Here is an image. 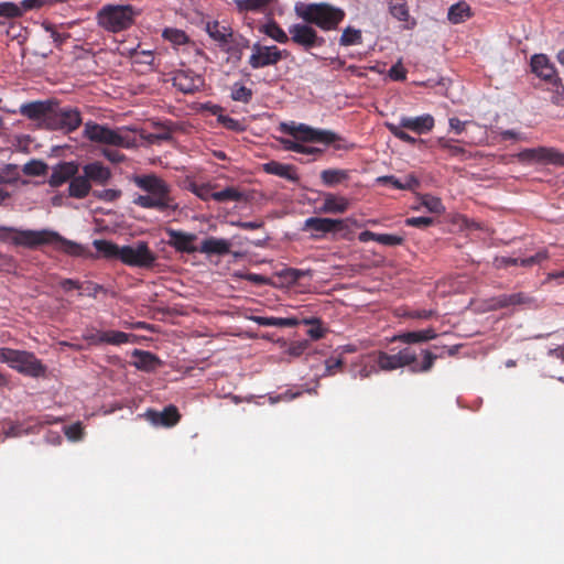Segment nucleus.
Masks as SVG:
<instances>
[{
    "mask_svg": "<svg viewBox=\"0 0 564 564\" xmlns=\"http://www.w3.org/2000/svg\"><path fill=\"white\" fill-rule=\"evenodd\" d=\"M0 239H10L15 245L34 248L41 245H54L59 251L70 256H80L83 247L77 242L67 240L58 232L48 229L43 230H17L10 227L0 226Z\"/></svg>",
    "mask_w": 564,
    "mask_h": 564,
    "instance_id": "obj_1",
    "label": "nucleus"
},
{
    "mask_svg": "<svg viewBox=\"0 0 564 564\" xmlns=\"http://www.w3.org/2000/svg\"><path fill=\"white\" fill-rule=\"evenodd\" d=\"M135 185L148 192V195H138L133 204L142 208H155L171 215L178 209V203L171 196L169 185L154 174L135 176Z\"/></svg>",
    "mask_w": 564,
    "mask_h": 564,
    "instance_id": "obj_2",
    "label": "nucleus"
},
{
    "mask_svg": "<svg viewBox=\"0 0 564 564\" xmlns=\"http://www.w3.org/2000/svg\"><path fill=\"white\" fill-rule=\"evenodd\" d=\"M295 13L306 23L315 24L324 31L337 29L343 21L345 12L329 3H297Z\"/></svg>",
    "mask_w": 564,
    "mask_h": 564,
    "instance_id": "obj_3",
    "label": "nucleus"
},
{
    "mask_svg": "<svg viewBox=\"0 0 564 564\" xmlns=\"http://www.w3.org/2000/svg\"><path fill=\"white\" fill-rule=\"evenodd\" d=\"M0 361L10 365L19 372L39 378L46 372V367L32 352L25 350H15L11 348H0Z\"/></svg>",
    "mask_w": 564,
    "mask_h": 564,
    "instance_id": "obj_4",
    "label": "nucleus"
},
{
    "mask_svg": "<svg viewBox=\"0 0 564 564\" xmlns=\"http://www.w3.org/2000/svg\"><path fill=\"white\" fill-rule=\"evenodd\" d=\"M137 11L131 6H107L99 11L98 22L104 29L116 33L128 29Z\"/></svg>",
    "mask_w": 564,
    "mask_h": 564,
    "instance_id": "obj_5",
    "label": "nucleus"
},
{
    "mask_svg": "<svg viewBox=\"0 0 564 564\" xmlns=\"http://www.w3.org/2000/svg\"><path fill=\"white\" fill-rule=\"evenodd\" d=\"M83 135L95 143L121 148L132 147V143L128 140V138L121 134L119 130L98 124L94 121H88L85 123Z\"/></svg>",
    "mask_w": 564,
    "mask_h": 564,
    "instance_id": "obj_6",
    "label": "nucleus"
},
{
    "mask_svg": "<svg viewBox=\"0 0 564 564\" xmlns=\"http://www.w3.org/2000/svg\"><path fill=\"white\" fill-rule=\"evenodd\" d=\"M120 261L129 267L151 269L155 265L158 256L149 248L145 241L122 246Z\"/></svg>",
    "mask_w": 564,
    "mask_h": 564,
    "instance_id": "obj_7",
    "label": "nucleus"
},
{
    "mask_svg": "<svg viewBox=\"0 0 564 564\" xmlns=\"http://www.w3.org/2000/svg\"><path fill=\"white\" fill-rule=\"evenodd\" d=\"M82 124V116L76 108H58L53 109L50 115L48 127L52 129H59L66 132L76 130Z\"/></svg>",
    "mask_w": 564,
    "mask_h": 564,
    "instance_id": "obj_8",
    "label": "nucleus"
},
{
    "mask_svg": "<svg viewBox=\"0 0 564 564\" xmlns=\"http://www.w3.org/2000/svg\"><path fill=\"white\" fill-rule=\"evenodd\" d=\"M522 162L529 163H549L564 166V153L552 148L525 149L517 154Z\"/></svg>",
    "mask_w": 564,
    "mask_h": 564,
    "instance_id": "obj_9",
    "label": "nucleus"
},
{
    "mask_svg": "<svg viewBox=\"0 0 564 564\" xmlns=\"http://www.w3.org/2000/svg\"><path fill=\"white\" fill-rule=\"evenodd\" d=\"M251 50L252 53L249 57V64L254 69L275 65L282 59L284 53L275 45L265 46L259 43H254Z\"/></svg>",
    "mask_w": 564,
    "mask_h": 564,
    "instance_id": "obj_10",
    "label": "nucleus"
},
{
    "mask_svg": "<svg viewBox=\"0 0 564 564\" xmlns=\"http://www.w3.org/2000/svg\"><path fill=\"white\" fill-rule=\"evenodd\" d=\"M310 23H297L292 25L289 29L291 34V40L304 47L305 50H310L315 46H321L324 43V39L317 35L315 29H313Z\"/></svg>",
    "mask_w": 564,
    "mask_h": 564,
    "instance_id": "obj_11",
    "label": "nucleus"
},
{
    "mask_svg": "<svg viewBox=\"0 0 564 564\" xmlns=\"http://www.w3.org/2000/svg\"><path fill=\"white\" fill-rule=\"evenodd\" d=\"M416 360L415 354L409 349H402L395 355H388L387 352H379L378 366L381 370L390 371L404 366L412 365Z\"/></svg>",
    "mask_w": 564,
    "mask_h": 564,
    "instance_id": "obj_12",
    "label": "nucleus"
},
{
    "mask_svg": "<svg viewBox=\"0 0 564 564\" xmlns=\"http://www.w3.org/2000/svg\"><path fill=\"white\" fill-rule=\"evenodd\" d=\"M172 80L174 87L184 94H192L204 85L203 77L189 69L176 72Z\"/></svg>",
    "mask_w": 564,
    "mask_h": 564,
    "instance_id": "obj_13",
    "label": "nucleus"
},
{
    "mask_svg": "<svg viewBox=\"0 0 564 564\" xmlns=\"http://www.w3.org/2000/svg\"><path fill=\"white\" fill-rule=\"evenodd\" d=\"M166 235L169 236L167 243L177 251L193 253L198 250L194 246V241L197 239L195 234L167 228Z\"/></svg>",
    "mask_w": 564,
    "mask_h": 564,
    "instance_id": "obj_14",
    "label": "nucleus"
},
{
    "mask_svg": "<svg viewBox=\"0 0 564 564\" xmlns=\"http://www.w3.org/2000/svg\"><path fill=\"white\" fill-rule=\"evenodd\" d=\"M145 419L153 425L173 426L175 425L181 415L174 405L166 406L163 411L148 410L144 413Z\"/></svg>",
    "mask_w": 564,
    "mask_h": 564,
    "instance_id": "obj_15",
    "label": "nucleus"
},
{
    "mask_svg": "<svg viewBox=\"0 0 564 564\" xmlns=\"http://www.w3.org/2000/svg\"><path fill=\"white\" fill-rule=\"evenodd\" d=\"M398 124L414 133L423 134L434 128L435 120L433 116L426 113L417 117H402Z\"/></svg>",
    "mask_w": 564,
    "mask_h": 564,
    "instance_id": "obj_16",
    "label": "nucleus"
},
{
    "mask_svg": "<svg viewBox=\"0 0 564 564\" xmlns=\"http://www.w3.org/2000/svg\"><path fill=\"white\" fill-rule=\"evenodd\" d=\"M78 172V165L75 162H63L53 167L52 174L48 178V184L52 187H58L70 181Z\"/></svg>",
    "mask_w": 564,
    "mask_h": 564,
    "instance_id": "obj_17",
    "label": "nucleus"
},
{
    "mask_svg": "<svg viewBox=\"0 0 564 564\" xmlns=\"http://www.w3.org/2000/svg\"><path fill=\"white\" fill-rule=\"evenodd\" d=\"M549 258V254L545 250L539 251L534 256L528 258H511V257H497L494 260V265L497 269L507 268L509 265H522V267H532L533 264L540 263Z\"/></svg>",
    "mask_w": 564,
    "mask_h": 564,
    "instance_id": "obj_18",
    "label": "nucleus"
},
{
    "mask_svg": "<svg viewBox=\"0 0 564 564\" xmlns=\"http://www.w3.org/2000/svg\"><path fill=\"white\" fill-rule=\"evenodd\" d=\"M534 303V299L522 293H513V294H501L491 300L490 307L492 310H499L509 306L516 305H531Z\"/></svg>",
    "mask_w": 564,
    "mask_h": 564,
    "instance_id": "obj_19",
    "label": "nucleus"
},
{
    "mask_svg": "<svg viewBox=\"0 0 564 564\" xmlns=\"http://www.w3.org/2000/svg\"><path fill=\"white\" fill-rule=\"evenodd\" d=\"M20 112L30 119H44L48 126L52 104L50 101L29 102L21 106Z\"/></svg>",
    "mask_w": 564,
    "mask_h": 564,
    "instance_id": "obj_20",
    "label": "nucleus"
},
{
    "mask_svg": "<svg viewBox=\"0 0 564 564\" xmlns=\"http://www.w3.org/2000/svg\"><path fill=\"white\" fill-rule=\"evenodd\" d=\"M297 139L304 142L321 141L332 143L337 139V135L332 131L315 130L305 124H299Z\"/></svg>",
    "mask_w": 564,
    "mask_h": 564,
    "instance_id": "obj_21",
    "label": "nucleus"
},
{
    "mask_svg": "<svg viewBox=\"0 0 564 564\" xmlns=\"http://www.w3.org/2000/svg\"><path fill=\"white\" fill-rule=\"evenodd\" d=\"M531 67L536 76L544 80H553L556 77V69L544 54H535L531 58Z\"/></svg>",
    "mask_w": 564,
    "mask_h": 564,
    "instance_id": "obj_22",
    "label": "nucleus"
},
{
    "mask_svg": "<svg viewBox=\"0 0 564 564\" xmlns=\"http://www.w3.org/2000/svg\"><path fill=\"white\" fill-rule=\"evenodd\" d=\"M304 228L318 232L338 231L344 229V220L311 217L305 220Z\"/></svg>",
    "mask_w": 564,
    "mask_h": 564,
    "instance_id": "obj_23",
    "label": "nucleus"
},
{
    "mask_svg": "<svg viewBox=\"0 0 564 564\" xmlns=\"http://www.w3.org/2000/svg\"><path fill=\"white\" fill-rule=\"evenodd\" d=\"M84 175L90 182L104 185L111 177V172L108 167L104 166L100 162H93L83 166Z\"/></svg>",
    "mask_w": 564,
    "mask_h": 564,
    "instance_id": "obj_24",
    "label": "nucleus"
},
{
    "mask_svg": "<svg viewBox=\"0 0 564 564\" xmlns=\"http://www.w3.org/2000/svg\"><path fill=\"white\" fill-rule=\"evenodd\" d=\"M206 32L218 43L219 47L227 45L234 35L231 28L221 25L218 21L208 22L206 24Z\"/></svg>",
    "mask_w": 564,
    "mask_h": 564,
    "instance_id": "obj_25",
    "label": "nucleus"
},
{
    "mask_svg": "<svg viewBox=\"0 0 564 564\" xmlns=\"http://www.w3.org/2000/svg\"><path fill=\"white\" fill-rule=\"evenodd\" d=\"M132 357L134 367L143 371H153L161 365L160 359L149 351L134 349Z\"/></svg>",
    "mask_w": 564,
    "mask_h": 564,
    "instance_id": "obj_26",
    "label": "nucleus"
},
{
    "mask_svg": "<svg viewBox=\"0 0 564 564\" xmlns=\"http://www.w3.org/2000/svg\"><path fill=\"white\" fill-rule=\"evenodd\" d=\"M198 251L206 254L223 256L230 251V242L226 239L210 237L202 242Z\"/></svg>",
    "mask_w": 564,
    "mask_h": 564,
    "instance_id": "obj_27",
    "label": "nucleus"
},
{
    "mask_svg": "<svg viewBox=\"0 0 564 564\" xmlns=\"http://www.w3.org/2000/svg\"><path fill=\"white\" fill-rule=\"evenodd\" d=\"M263 170L269 174L278 175L289 181L296 182L299 180L296 170L290 164H282L276 161H271L263 164Z\"/></svg>",
    "mask_w": 564,
    "mask_h": 564,
    "instance_id": "obj_28",
    "label": "nucleus"
},
{
    "mask_svg": "<svg viewBox=\"0 0 564 564\" xmlns=\"http://www.w3.org/2000/svg\"><path fill=\"white\" fill-rule=\"evenodd\" d=\"M436 337V333L433 328H426L417 332H408L394 336L393 340H399L404 344L423 343Z\"/></svg>",
    "mask_w": 564,
    "mask_h": 564,
    "instance_id": "obj_29",
    "label": "nucleus"
},
{
    "mask_svg": "<svg viewBox=\"0 0 564 564\" xmlns=\"http://www.w3.org/2000/svg\"><path fill=\"white\" fill-rule=\"evenodd\" d=\"M90 189V182L85 175H75L69 182L68 195L75 198H84L89 194Z\"/></svg>",
    "mask_w": 564,
    "mask_h": 564,
    "instance_id": "obj_30",
    "label": "nucleus"
},
{
    "mask_svg": "<svg viewBox=\"0 0 564 564\" xmlns=\"http://www.w3.org/2000/svg\"><path fill=\"white\" fill-rule=\"evenodd\" d=\"M249 47V41L242 36H231V41L220 48L234 59H241L243 51Z\"/></svg>",
    "mask_w": 564,
    "mask_h": 564,
    "instance_id": "obj_31",
    "label": "nucleus"
},
{
    "mask_svg": "<svg viewBox=\"0 0 564 564\" xmlns=\"http://www.w3.org/2000/svg\"><path fill=\"white\" fill-rule=\"evenodd\" d=\"M348 205L349 203L345 197L326 194L321 212L340 214L348 208Z\"/></svg>",
    "mask_w": 564,
    "mask_h": 564,
    "instance_id": "obj_32",
    "label": "nucleus"
},
{
    "mask_svg": "<svg viewBox=\"0 0 564 564\" xmlns=\"http://www.w3.org/2000/svg\"><path fill=\"white\" fill-rule=\"evenodd\" d=\"M94 247L98 252H100L105 258L107 259H119L120 260V252L121 247L104 239H97L93 242Z\"/></svg>",
    "mask_w": 564,
    "mask_h": 564,
    "instance_id": "obj_33",
    "label": "nucleus"
},
{
    "mask_svg": "<svg viewBox=\"0 0 564 564\" xmlns=\"http://www.w3.org/2000/svg\"><path fill=\"white\" fill-rule=\"evenodd\" d=\"M378 183L391 184L398 189H412L419 185V181L413 175H406L404 181L395 178L393 175H384L377 178Z\"/></svg>",
    "mask_w": 564,
    "mask_h": 564,
    "instance_id": "obj_34",
    "label": "nucleus"
},
{
    "mask_svg": "<svg viewBox=\"0 0 564 564\" xmlns=\"http://www.w3.org/2000/svg\"><path fill=\"white\" fill-rule=\"evenodd\" d=\"M447 17L455 24L462 23L470 17V7L464 1L453 4L448 10Z\"/></svg>",
    "mask_w": 564,
    "mask_h": 564,
    "instance_id": "obj_35",
    "label": "nucleus"
},
{
    "mask_svg": "<svg viewBox=\"0 0 564 564\" xmlns=\"http://www.w3.org/2000/svg\"><path fill=\"white\" fill-rule=\"evenodd\" d=\"M390 13L399 21L406 22L410 18L409 8L405 0H388Z\"/></svg>",
    "mask_w": 564,
    "mask_h": 564,
    "instance_id": "obj_36",
    "label": "nucleus"
},
{
    "mask_svg": "<svg viewBox=\"0 0 564 564\" xmlns=\"http://www.w3.org/2000/svg\"><path fill=\"white\" fill-rule=\"evenodd\" d=\"M212 198L217 202H239L243 198V194L236 187H226L223 191L214 192Z\"/></svg>",
    "mask_w": 564,
    "mask_h": 564,
    "instance_id": "obj_37",
    "label": "nucleus"
},
{
    "mask_svg": "<svg viewBox=\"0 0 564 564\" xmlns=\"http://www.w3.org/2000/svg\"><path fill=\"white\" fill-rule=\"evenodd\" d=\"M261 31L279 43H286L289 41L288 34L275 22L264 24Z\"/></svg>",
    "mask_w": 564,
    "mask_h": 564,
    "instance_id": "obj_38",
    "label": "nucleus"
},
{
    "mask_svg": "<svg viewBox=\"0 0 564 564\" xmlns=\"http://www.w3.org/2000/svg\"><path fill=\"white\" fill-rule=\"evenodd\" d=\"M158 129L155 132L142 134V138L149 143H156L159 141H167L172 138L171 130L161 123H155Z\"/></svg>",
    "mask_w": 564,
    "mask_h": 564,
    "instance_id": "obj_39",
    "label": "nucleus"
},
{
    "mask_svg": "<svg viewBox=\"0 0 564 564\" xmlns=\"http://www.w3.org/2000/svg\"><path fill=\"white\" fill-rule=\"evenodd\" d=\"M133 337H134V335L127 334L123 332L107 330V332H104V337L101 338V340H105V344L121 345V344L128 343L130 340V338H133Z\"/></svg>",
    "mask_w": 564,
    "mask_h": 564,
    "instance_id": "obj_40",
    "label": "nucleus"
},
{
    "mask_svg": "<svg viewBox=\"0 0 564 564\" xmlns=\"http://www.w3.org/2000/svg\"><path fill=\"white\" fill-rule=\"evenodd\" d=\"M348 177L347 172L344 170H324L321 173V178L326 185H334L340 183Z\"/></svg>",
    "mask_w": 564,
    "mask_h": 564,
    "instance_id": "obj_41",
    "label": "nucleus"
},
{
    "mask_svg": "<svg viewBox=\"0 0 564 564\" xmlns=\"http://www.w3.org/2000/svg\"><path fill=\"white\" fill-rule=\"evenodd\" d=\"M271 0H235L240 13L247 11H258L268 6Z\"/></svg>",
    "mask_w": 564,
    "mask_h": 564,
    "instance_id": "obj_42",
    "label": "nucleus"
},
{
    "mask_svg": "<svg viewBox=\"0 0 564 564\" xmlns=\"http://www.w3.org/2000/svg\"><path fill=\"white\" fill-rule=\"evenodd\" d=\"M162 36L173 45H183L188 42V36L186 33L178 29H165L162 33Z\"/></svg>",
    "mask_w": 564,
    "mask_h": 564,
    "instance_id": "obj_43",
    "label": "nucleus"
},
{
    "mask_svg": "<svg viewBox=\"0 0 564 564\" xmlns=\"http://www.w3.org/2000/svg\"><path fill=\"white\" fill-rule=\"evenodd\" d=\"M47 171V164L41 160H31L23 165L22 172L25 175L40 176Z\"/></svg>",
    "mask_w": 564,
    "mask_h": 564,
    "instance_id": "obj_44",
    "label": "nucleus"
},
{
    "mask_svg": "<svg viewBox=\"0 0 564 564\" xmlns=\"http://www.w3.org/2000/svg\"><path fill=\"white\" fill-rule=\"evenodd\" d=\"M361 42V32L352 28H346L343 31L339 43L344 46L359 44Z\"/></svg>",
    "mask_w": 564,
    "mask_h": 564,
    "instance_id": "obj_45",
    "label": "nucleus"
},
{
    "mask_svg": "<svg viewBox=\"0 0 564 564\" xmlns=\"http://www.w3.org/2000/svg\"><path fill=\"white\" fill-rule=\"evenodd\" d=\"M386 127L388 128V130L398 139L406 142V143H410V144H414L416 143V139L413 138L412 135H410L408 132L404 131V128L401 127L400 124H397V123H393V122H386L384 123Z\"/></svg>",
    "mask_w": 564,
    "mask_h": 564,
    "instance_id": "obj_46",
    "label": "nucleus"
},
{
    "mask_svg": "<svg viewBox=\"0 0 564 564\" xmlns=\"http://www.w3.org/2000/svg\"><path fill=\"white\" fill-rule=\"evenodd\" d=\"M23 14V8L13 2H1L0 3V17L13 19L19 18Z\"/></svg>",
    "mask_w": 564,
    "mask_h": 564,
    "instance_id": "obj_47",
    "label": "nucleus"
},
{
    "mask_svg": "<svg viewBox=\"0 0 564 564\" xmlns=\"http://www.w3.org/2000/svg\"><path fill=\"white\" fill-rule=\"evenodd\" d=\"M421 205L431 213L441 214L444 212V206L441 199L432 195H423L421 197Z\"/></svg>",
    "mask_w": 564,
    "mask_h": 564,
    "instance_id": "obj_48",
    "label": "nucleus"
},
{
    "mask_svg": "<svg viewBox=\"0 0 564 564\" xmlns=\"http://www.w3.org/2000/svg\"><path fill=\"white\" fill-rule=\"evenodd\" d=\"M437 144L442 149L447 150L449 152V154L453 155V156H457V155H466V158H473L474 156V154L467 153L464 148L452 144L451 141L445 139V138H440L437 140ZM477 154H475V156Z\"/></svg>",
    "mask_w": 564,
    "mask_h": 564,
    "instance_id": "obj_49",
    "label": "nucleus"
},
{
    "mask_svg": "<svg viewBox=\"0 0 564 564\" xmlns=\"http://www.w3.org/2000/svg\"><path fill=\"white\" fill-rule=\"evenodd\" d=\"M310 274H311V270L304 271V270H299V269H294V268H286L278 273L279 276L285 279L289 283H295L301 278H303L305 275H310Z\"/></svg>",
    "mask_w": 564,
    "mask_h": 564,
    "instance_id": "obj_50",
    "label": "nucleus"
},
{
    "mask_svg": "<svg viewBox=\"0 0 564 564\" xmlns=\"http://www.w3.org/2000/svg\"><path fill=\"white\" fill-rule=\"evenodd\" d=\"M281 143L283 144V148L285 150L304 153V154H313L316 152H319V150L312 148V147H305L301 143H297L295 141L289 140V139H281Z\"/></svg>",
    "mask_w": 564,
    "mask_h": 564,
    "instance_id": "obj_51",
    "label": "nucleus"
},
{
    "mask_svg": "<svg viewBox=\"0 0 564 564\" xmlns=\"http://www.w3.org/2000/svg\"><path fill=\"white\" fill-rule=\"evenodd\" d=\"M252 97V90L243 85L236 84L231 90V98L235 101L249 102Z\"/></svg>",
    "mask_w": 564,
    "mask_h": 564,
    "instance_id": "obj_52",
    "label": "nucleus"
},
{
    "mask_svg": "<svg viewBox=\"0 0 564 564\" xmlns=\"http://www.w3.org/2000/svg\"><path fill=\"white\" fill-rule=\"evenodd\" d=\"M65 435L70 441H79L84 435L83 425L80 422H76L66 426L64 430Z\"/></svg>",
    "mask_w": 564,
    "mask_h": 564,
    "instance_id": "obj_53",
    "label": "nucleus"
},
{
    "mask_svg": "<svg viewBox=\"0 0 564 564\" xmlns=\"http://www.w3.org/2000/svg\"><path fill=\"white\" fill-rule=\"evenodd\" d=\"M93 194L95 197H97L100 200L115 202L116 199H118L121 196V191L108 188V189H102V191H95Z\"/></svg>",
    "mask_w": 564,
    "mask_h": 564,
    "instance_id": "obj_54",
    "label": "nucleus"
},
{
    "mask_svg": "<svg viewBox=\"0 0 564 564\" xmlns=\"http://www.w3.org/2000/svg\"><path fill=\"white\" fill-rule=\"evenodd\" d=\"M404 241L403 237L391 234H378L377 242L384 246H399Z\"/></svg>",
    "mask_w": 564,
    "mask_h": 564,
    "instance_id": "obj_55",
    "label": "nucleus"
},
{
    "mask_svg": "<svg viewBox=\"0 0 564 564\" xmlns=\"http://www.w3.org/2000/svg\"><path fill=\"white\" fill-rule=\"evenodd\" d=\"M46 32L50 33V39L55 44L56 47H61V45L69 37L67 33H58L53 26L46 25Z\"/></svg>",
    "mask_w": 564,
    "mask_h": 564,
    "instance_id": "obj_56",
    "label": "nucleus"
},
{
    "mask_svg": "<svg viewBox=\"0 0 564 564\" xmlns=\"http://www.w3.org/2000/svg\"><path fill=\"white\" fill-rule=\"evenodd\" d=\"M389 76L393 80H404L406 76V70L402 66L401 62L395 63L389 70Z\"/></svg>",
    "mask_w": 564,
    "mask_h": 564,
    "instance_id": "obj_57",
    "label": "nucleus"
},
{
    "mask_svg": "<svg viewBox=\"0 0 564 564\" xmlns=\"http://www.w3.org/2000/svg\"><path fill=\"white\" fill-rule=\"evenodd\" d=\"M408 226L412 227H429L433 224V218L431 217H412L405 220Z\"/></svg>",
    "mask_w": 564,
    "mask_h": 564,
    "instance_id": "obj_58",
    "label": "nucleus"
},
{
    "mask_svg": "<svg viewBox=\"0 0 564 564\" xmlns=\"http://www.w3.org/2000/svg\"><path fill=\"white\" fill-rule=\"evenodd\" d=\"M423 355H424V360L419 370L425 372V371H429L433 367V364L436 360L437 356L432 354L429 350H424Z\"/></svg>",
    "mask_w": 564,
    "mask_h": 564,
    "instance_id": "obj_59",
    "label": "nucleus"
},
{
    "mask_svg": "<svg viewBox=\"0 0 564 564\" xmlns=\"http://www.w3.org/2000/svg\"><path fill=\"white\" fill-rule=\"evenodd\" d=\"M307 346V341L292 344L288 349V354L293 357H299L306 350Z\"/></svg>",
    "mask_w": 564,
    "mask_h": 564,
    "instance_id": "obj_60",
    "label": "nucleus"
},
{
    "mask_svg": "<svg viewBox=\"0 0 564 564\" xmlns=\"http://www.w3.org/2000/svg\"><path fill=\"white\" fill-rule=\"evenodd\" d=\"M33 53L45 58L52 54V50L44 43L43 40H40L37 43H35Z\"/></svg>",
    "mask_w": 564,
    "mask_h": 564,
    "instance_id": "obj_61",
    "label": "nucleus"
},
{
    "mask_svg": "<svg viewBox=\"0 0 564 564\" xmlns=\"http://www.w3.org/2000/svg\"><path fill=\"white\" fill-rule=\"evenodd\" d=\"M249 319L261 326H278V317L250 316Z\"/></svg>",
    "mask_w": 564,
    "mask_h": 564,
    "instance_id": "obj_62",
    "label": "nucleus"
},
{
    "mask_svg": "<svg viewBox=\"0 0 564 564\" xmlns=\"http://www.w3.org/2000/svg\"><path fill=\"white\" fill-rule=\"evenodd\" d=\"M194 193L203 200H208L212 198V194L214 192H212L210 189V186L209 185H200V186H196L194 188Z\"/></svg>",
    "mask_w": 564,
    "mask_h": 564,
    "instance_id": "obj_63",
    "label": "nucleus"
},
{
    "mask_svg": "<svg viewBox=\"0 0 564 564\" xmlns=\"http://www.w3.org/2000/svg\"><path fill=\"white\" fill-rule=\"evenodd\" d=\"M102 155L105 158H107L110 162L112 163H119V162H122L124 156L123 154H121L119 151L117 150H110V149H105L102 151Z\"/></svg>",
    "mask_w": 564,
    "mask_h": 564,
    "instance_id": "obj_64",
    "label": "nucleus"
}]
</instances>
